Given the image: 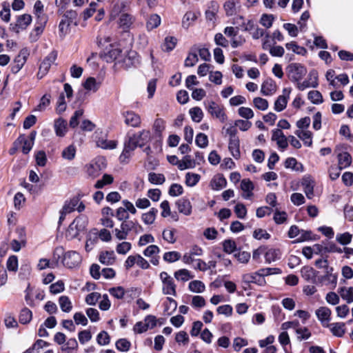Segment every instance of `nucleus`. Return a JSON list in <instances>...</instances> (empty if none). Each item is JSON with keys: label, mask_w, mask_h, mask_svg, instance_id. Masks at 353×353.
<instances>
[{"label": "nucleus", "mask_w": 353, "mask_h": 353, "mask_svg": "<svg viewBox=\"0 0 353 353\" xmlns=\"http://www.w3.org/2000/svg\"><path fill=\"white\" fill-rule=\"evenodd\" d=\"M103 59L106 62L123 63L126 67H130L139 62L137 53L135 52H130L127 56L123 57L122 51L117 48H113L107 52H104Z\"/></svg>", "instance_id": "f257e3e1"}, {"label": "nucleus", "mask_w": 353, "mask_h": 353, "mask_svg": "<svg viewBox=\"0 0 353 353\" xmlns=\"http://www.w3.org/2000/svg\"><path fill=\"white\" fill-rule=\"evenodd\" d=\"M94 140L97 147L104 150H113L117 148L118 142L108 140V134L101 129H97L93 134Z\"/></svg>", "instance_id": "f03ea898"}, {"label": "nucleus", "mask_w": 353, "mask_h": 353, "mask_svg": "<svg viewBox=\"0 0 353 353\" xmlns=\"http://www.w3.org/2000/svg\"><path fill=\"white\" fill-rule=\"evenodd\" d=\"M235 20L236 21H234V23H239V20L243 21L241 25V29L243 31L249 32L254 39H259L265 34L264 30L260 28L255 24L253 20H248L247 22H245L242 16H238Z\"/></svg>", "instance_id": "7ed1b4c3"}, {"label": "nucleus", "mask_w": 353, "mask_h": 353, "mask_svg": "<svg viewBox=\"0 0 353 353\" xmlns=\"http://www.w3.org/2000/svg\"><path fill=\"white\" fill-rule=\"evenodd\" d=\"M288 77L292 82L300 81L307 74L306 68L301 63H290L286 68Z\"/></svg>", "instance_id": "20e7f679"}, {"label": "nucleus", "mask_w": 353, "mask_h": 353, "mask_svg": "<svg viewBox=\"0 0 353 353\" xmlns=\"http://www.w3.org/2000/svg\"><path fill=\"white\" fill-rule=\"evenodd\" d=\"M86 225L87 221L85 218L82 216L77 217L70 224L65 233L66 238L68 239L76 238L80 232L85 230Z\"/></svg>", "instance_id": "39448f33"}, {"label": "nucleus", "mask_w": 353, "mask_h": 353, "mask_svg": "<svg viewBox=\"0 0 353 353\" xmlns=\"http://www.w3.org/2000/svg\"><path fill=\"white\" fill-rule=\"evenodd\" d=\"M159 278L162 283V292L165 295L175 296L176 295V285L174 279L166 272H161Z\"/></svg>", "instance_id": "423d86ee"}, {"label": "nucleus", "mask_w": 353, "mask_h": 353, "mask_svg": "<svg viewBox=\"0 0 353 353\" xmlns=\"http://www.w3.org/2000/svg\"><path fill=\"white\" fill-rule=\"evenodd\" d=\"M137 224L132 221H122L119 228L112 230V236L118 241H124L127 239L130 232L135 228Z\"/></svg>", "instance_id": "0eeeda50"}, {"label": "nucleus", "mask_w": 353, "mask_h": 353, "mask_svg": "<svg viewBox=\"0 0 353 353\" xmlns=\"http://www.w3.org/2000/svg\"><path fill=\"white\" fill-rule=\"evenodd\" d=\"M32 18L30 14H23L17 17L16 21L10 24L9 29L15 33L25 30L32 23Z\"/></svg>", "instance_id": "6e6552de"}, {"label": "nucleus", "mask_w": 353, "mask_h": 353, "mask_svg": "<svg viewBox=\"0 0 353 353\" xmlns=\"http://www.w3.org/2000/svg\"><path fill=\"white\" fill-rule=\"evenodd\" d=\"M82 257L79 253L74 250L65 252L63 258V263L68 268H74L79 266Z\"/></svg>", "instance_id": "1a4fd4ad"}, {"label": "nucleus", "mask_w": 353, "mask_h": 353, "mask_svg": "<svg viewBox=\"0 0 353 353\" xmlns=\"http://www.w3.org/2000/svg\"><path fill=\"white\" fill-rule=\"evenodd\" d=\"M139 145L135 141V138L129 137V139L125 141L124 148L119 157V160L121 163H127L132 154V152L137 148Z\"/></svg>", "instance_id": "9d476101"}, {"label": "nucleus", "mask_w": 353, "mask_h": 353, "mask_svg": "<svg viewBox=\"0 0 353 353\" xmlns=\"http://www.w3.org/2000/svg\"><path fill=\"white\" fill-rule=\"evenodd\" d=\"M57 57V53L55 51H52L50 54H48L41 62L39 72L37 73V77L39 79L43 78L48 72L52 63H54Z\"/></svg>", "instance_id": "9b49d317"}, {"label": "nucleus", "mask_w": 353, "mask_h": 353, "mask_svg": "<svg viewBox=\"0 0 353 353\" xmlns=\"http://www.w3.org/2000/svg\"><path fill=\"white\" fill-rule=\"evenodd\" d=\"M124 123L132 128H139L141 125V116L132 110H127L122 112Z\"/></svg>", "instance_id": "f8f14e48"}, {"label": "nucleus", "mask_w": 353, "mask_h": 353, "mask_svg": "<svg viewBox=\"0 0 353 353\" xmlns=\"http://www.w3.org/2000/svg\"><path fill=\"white\" fill-rule=\"evenodd\" d=\"M206 108L212 117L218 119L221 122L224 123L227 120L223 108L214 101L208 102Z\"/></svg>", "instance_id": "ddd939ff"}, {"label": "nucleus", "mask_w": 353, "mask_h": 353, "mask_svg": "<svg viewBox=\"0 0 353 353\" xmlns=\"http://www.w3.org/2000/svg\"><path fill=\"white\" fill-rule=\"evenodd\" d=\"M238 32V27L234 28L230 26L226 27L224 30L225 34L229 37H232L231 46L233 48H236L239 46H241L245 42V38L242 36L235 37L237 35Z\"/></svg>", "instance_id": "4468645a"}, {"label": "nucleus", "mask_w": 353, "mask_h": 353, "mask_svg": "<svg viewBox=\"0 0 353 353\" xmlns=\"http://www.w3.org/2000/svg\"><path fill=\"white\" fill-rule=\"evenodd\" d=\"M136 21V17L128 12L121 13L118 19V26L124 32H128Z\"/></svg>", "instance_id": "2eb2a0df"}, {"label": "nucleus", "mask_w": 353, "mask_h": 353, "mask_svg": "<svg viewBox=\"0 0 353 353\" xmlns=\"http://www.w3.org/2000/svg\"><path fill=\"white\" fill-rule=\"evenodd\" d=\"M203 252V249L201 247L194 245L191 247L188 252L183 254L182 261L185 264H191L196 261L195 257L201 256Z\"/></svg>", "instance_id": "dca6fc26"}, {"label": "nucleus", "mask_w": 353, "mask_h": 353, "mask_svg": "<svg viewBox=\"0 0 353 353\" xmlns=\"http://www.w3.org/2000/svg\"><path fill=\"white\" fill-rule=\"evenodd\" d=\"M290 92V88H284L283 90V94L279 96L274 102V110L276 112H281L286 108Z\"/></svg>", "instance_id": "f3484780"}, {"label": "nucleus", "mask_w": 353, "mask_h": 353, "mask_svg": "<svg viewBox=\"0 0 353 353\" xmlns=\"http://www.w3.org/2000/svg\"><path fill=\"white\" fill-rule=\"evenodd\" d=\"M315 314L322 325L325 327H327L331 319V310L327 307H320L316 310Z\"/></svg>", "instance_id": "a211bd4d"}, {"label": "nucleus", "mask_w": 353, "mask_h": 353, "mask_svg": "<svg viewBox=\"0 0 353 353\" xmlns=\"http://www.w3.org/2000/svg\"><path fill=\"white\" fill-rule=\"evenodd\" d=\"M46 23V21L36 20L34 28L32 30L29 35V39L31 42H36L39 39L44 30Z\"/></svg>", "instance_id": "6ab92c4d"}, {"label": "nucleus", "mask_w": 353, "mask_h": 353, "mask_svg": "<svg viewBox=\"0 0 353 353\" xmlns=\"http://www.w3.org/2000/svg\"><path fill=\"white\" fill-rule=\"evenodd\" d=\"M241 8V4L238 0H228L223 4V9L227 16L235 15Z\"/></svg>", "instance_id": "aec40b11"}, {"label": "nucleus", "mask_w": 353, "mask_h": 353, "mask_svg": "<svg viewBox=\"0 0 353 353\" xmlns=\"http://www.w3.org/2000/svg\"><path fill=\"white\" fill-rule=\"evenodd\" d=\"M219 10V5L215 1H211L205 11V18L208 21L214 23Z\"/></svg>", "instance_id": "412c9836"}, {"label": "nucleus", "mask_w": 353, "mask_h": 353, "mask_svg": "<svg viewBox=\"0 0 353 353\" xmlns=\"http://www.w3.org/2000/svg\"><path fill=\"white\" fill-rule=\"evenodd\" d=\"M272 140L275 141L278 146L282 149H285L288 145V138L279 129L272 130Z\"/></svg>", "instance_id": "4be33fe9"}, {"label": "nucleus", "mask_w": 353, "mask_h": 353, "mask_svg": "<svg viewBox=\"0 0 353 353\" xmlns=\"http://www.w3.org/2000/svg\"><path fill=\"white\" fill-rule=\"evenodd\" d=\"M301 185L307 199H312L314 196V180L310 176H305L302 179Z\"/></svg>", "instance_id": "5701e85b"}, {"label": "nucleus", "mask_w": 353, "mask_h": 353, "mask_svg": "<svg viewBox=\"0 0 353 353\" xmlns=\"http://www.w3.org/2000/svg\"><path fill=\"white\" fill-rule=\"evenodd\" d=\"M176 205L180 213L188 216L192 213V205L190 201L185 198H181L176 202Z\"/></svg>", "instance_id": "b1692460"}, {"label": "nucleus", "mask_w": 353, "mask_h": 353, "mask_svg": "<svg viewBox=\"0 0 353 353\" xmlns=\"http://www.w3.org/2000/svg\"><path fill=\"white\" fill-rule=\"evenodd\" d=\"M26 62V57L22 52H21L17 56L15 57L12 65L11 71L14 74L19 72L25 63Z\"/></svg>", "instance_id": "393cba45"}, {"label": "nucleus", "mask_w": 353, "mask_h": 353, "mask_svg": "<svg viewBox=\"0 0 353 353\" xmlns=\"http://www.w3.org/2000/svg\"><path fill=\"white\" fill-rule=\"evenodd\" d=\"M276 85L275 82L271 79H267L261 85V92L265 96H270L275 93Z\"/></svg>", "instance_id": "a878e982"}, {"label": "nucleus", "mask_w": 353, "mask_h": 353, "mask_svg": "<svg viewBox=\"0 0 353 353\" xmlns=\"http://www.w3.org/2000/svg\"><path fill=\"white\" fill-rule=\"evenodd\" d=\"M302 277L308 282H316L317 272L311 267L305 266L301 270Z\"/></svg>", "instance_id": "bb28decb"}, {"label": "nucleus", "mask_w": 353, "mask_h": 353, "mask_svg": "<svg viewBox=\"0 0 353 353\" xmlns=\"http://www.w3.org/2000/svg\"><path fill=\"white\" fill-rule=\"evenodd\" d=\"M33 13L37 21H48V17L44 13L43 4L40 0H37L34 3Z\"/></svg>", "instance_id": "cd10ccee"}, {"label": "nucleus", "mask_w": 353, "mask_h": 353, "mask_svg": "<svg viewBox=\"0 0 353 353\" xmlns=\"http://www.w3.org/2000/svg\"><path fill=\"white\" fill-rule=\"evenodd\" d=\"M294 133L305 145L310 147L312 145V133L308 130H297Z\"/></svg>", "instance_id": "c85d7f7f"}, {"label": "nucleus", "mask_w": 353, "mask_h": 353, "mask_svg": "<svg viewBox=\"0 0 353 353\" xmlns=\"http://www.w3.org/2000/svg\"><path fill=\"white\" fill-rule=\"evenodd\" d=\"M115 259L116 256L113 251L102 252L99 256L100 263L106 265H112Z\"/></svg>", "instance_id": "c756f323"}, {"label": "nucleus", "mask_w": 353, "mask_h": 353, "mask_svg": "<svg viewBox=\"0 0 353 353\" xmlns=\"http://www.w3.org/2000/svg\"><path fill=\"white\" fill-rule=\"evenodd\" d=\"M327 327H329L332 334L337 337H342L345 332L344 323H329Z\"/></svg>", "instance_id": "7c9ffc66"}, {"label": "nucleus", "mask_w": 353, "mask_h": 353, "mask_svg": "<svg viewBox=\"0 0 353 353\" xmlns=\"http://www.w3.org/2000/svg\"><path fill=\"white\" fill-rule=\"evenodd\" d=\"M199 13H196L193 11L187 12L182 19V26L184 28L188 29L190 26H191L194 21L197 19L198 15Z\"/></svg>", "instance_id": "2f4dec72"}, {"label": "nucleus", "mask_w": 353, "mask_h": 353, "mask_svg": "<svg viewBox=\"0 0 353 353\" xmlns=\"http://www.w3.org/2000/svg\"><path fill=\"white\" fill-rule=\"evenodd\" d=\"M281 251L277 248H269L265 250L264 256L265 261L268 263L274 262L281 257Z\"/></svg>", "instance_id": "473e14b6"}, {"label": "nucleus", "mask_w": 353, "mask_h": 353, "mask_svg": "<svg viewBox=\"0 0 353 353\" xmlns=\"http://www.w3.org/2000/svg\"><path fill=\"white\" fill-rule=\"evenodd\" d=\"M241 189L243 192V197L248 199L252 195L253 183L250 179H244L241 182Z\"/></svg>", "instance_id": "72a5a7b5"}, {"label": "nucleus", "mask_w": 353, "mask_h": 353, "mask_svg": "<svg viewBox=\"0 0 353 353\" xmlns=\"http://www.w3.org/2000/svg\"><path fill=\"white\" fill-rule=\"evenodd\" d=\"M226 179L221 174L214 176L210 182V186L214 190H219L223 188L226 186Z\"/></svg>", "instance_id": "f704fd0d"}, {"label": "nucleus", "mask_w": 353, "mask_h": 353, "mask_svg": "<svg viewBox=\"0 0 353 353\" xmlns=\"http://www.w3.org/2000/svg\"><path fill=\"white\" fill-rule=\"evenodd\" d=\"M228 149L234 159H239L241 156L239 149V139L237 138L234 139H229Z\"/></svg>", "instance_id": "c9c22d12"}, {"label": "nucleus", "mask_w": 353, "mask_h": 353, "mask_svg": "<svg viewBox=\"0 0 353 353\" xmlns=\"http://www.w3.org/2000/svg\"><path fill=\"white\" fill-rule=\"evenodd\" d=\"M161 17L157 14H151L146 21V28L148 31H151L159 27L161 24Z\"/></svg>", "instance_id": "e433bc0d"}, {"label": "nucleus", "mask_w": 353, "mask_h": 353, "mask_svg": "<svg viewBox=\"0 0 353 353\" xmlns=\"http://www.w3.org/2000/svg\"><path fill=\"white\" fill-rule=\"evenodd\" d=\"M338 292L341 297L347 303L353 302V287H342L339 288Z\"/></svg>", "instance_id": "4c0bfd02"}, {"label": "nucleus", "mask_w": 353, "mask_h": 353, "mask_svg": "<svg viewBox=\"0 0 353 353\" xmlns=\"http://www.w3.org/2000/svg\"><path fill=\"white\" fill-rule=\"evenodd\" d=\"M54 130L56 134L59 137H63L67 131V122L59 118L54 121Z\"/></svg>", "instance_id": "58836bf2"}, {"label": "nucleus", "mask_w": 353, "mask_h": 353, "mask_svg": "<svg viewBox=\"0 0 353 353\" xmlns=\"http://www.w3.org/2000/svg\"><path fill=\"white\" fill-rule=\"evenodd\" d=\"M130 0H118L113 7V11L116 13H123L130 7Z\"/></svg>", "instance_id": "ea45409f"}, {"label": "nucleus", "mask_w": 353, "mask_h": 353, "mask_svg": "<svg viewBox=\"0 0 353 353\" xmlns=\"http://www.w3.org/2000/svg\"><path fill=\"white\" fill-rule=\"evenodd\" d=\"M338 166L341 169H344L350 165L352 162V157L350 154L346 152H341L338 155Z\"/></svg>", "instance_id": "a19ab883"}, {"label": "nucleus", "mask_w": 353, "mask_h": 353, "mask_svg": "<svg viewBox=\"0 0 353 353\" xmlns=\"http://www.w3.org/2000/svg\"><path fill=\"white\" fill-rule=\"evenodd\" d=\"M79 201V199L77 197H74L69 201H66L61 210L63 211L64 214H70L76 209Z\"/></svg>", "instance_id": "79ce46f5"}, {"label": "nucleus", "mask_w": 353, "mask_h": 353, "mask_svg": "<svg viewBox=\"0 0 353 353\" xmlns=\"http://www.w3.org/2000/svg\"><path fill=\"white\" fill-rule=\"evenodd\" d=\"M157 213L158 210L157 208H152L150 210V211L142 214V221L146 225L152 224L156 219Z\"/></svg>", "instance_id": "37998d69"}, {"label": "nucleus", "mask_w": 353, "mask_h": 353, "mask_svg": "<svg viewBox=\"0 0 353 353\" xmlns=\"http://www.w3.org/2000/svg\"><path fill=\"white\" fill-rule=\"evenodd\" d=\"M131 138H135V141L139 146L141 147L144 141H148L150 138V132L147 130H143L130 137Z\"/></svg>", "instance_id": "c03bdc74"}, {"label": "nucleus", "mask_w": 353, "mask_h": 353, "mask_svg": "<svg viewBox=\"0 0 353 353\" xmlns=\"http://www.w3.org/2000/svg\"><path fill=\"white\" fill-rule=\"evenodd\" d=\"M199 61V58L196 54V49L191 48L190 52L188 53L184 63L185 67H193Z\"/></svg>", "instance_id": "a18cd8bd"}, {"label": "nucleus", "mask_w": 353, "mask_h": 353, "mask_svg": "<svg viewBox=\"0 0 353 353\" xmlns=\"http://www.w3.org/2000/svg\"><path fill=\"white\" fill-rule=\"evenodd\" d=\"M59 304L61 310L64 312H70L72 309V304L70 298L67 296H61L59 298Z\"/></svg>", "instance_id": "49530a36"}, {"label": "nucleus", "mask_w": 353, "mask_h": 353, "mask_svg": "<svg viewBox=\"0 0 353 353\" xmlns=\"http://www.w3.org/2000/svg\"><path fill=\"white\" fill-rule=\"evenodd\" d=\"M195 167V161L190 155L185 156L181 161L179 160V169L183 170Z\"/></svg>", "instance_id": "de8ad7c7"}, {"label": "nucleus", "mask_w": 353, "mask_h": 353, "mask_svg": "<svg viewBox=\"0 0 353 353\" xmlns=\"http://www.w3.org/2000/svg\"><path fill=\"white\" fill-rule=\"evenodd\" d=\"M188 289L194 293H202L205 290V285L202 281L194 280L189 283Z\"/></svg>", "instance_id": "09e8293b"}, {"label": "nucleus", "mask_w": 353, "mask_h": 353, "mask_svg": "<svg viewBox=\"0 0 353 353\" xmlns=\"http://www.w3.org/2000/svg\"><path fill=\"white\" fill-rule=\"evenodd\" d=\"M174 275L176 280L182 281H187L194 277L190 272L186 269L179 270L174 272Z\"/></svg>", "instance_id": "8fccbe9b"}, {"label": "nucleus", "mask_w": 353, "mask_h": 353, "mask_svg": "<svg viewBox=\"0 0 353 353\" xmlns=\"http://www.w3.org/2000/svg\"><path fill=\"white\" fill-rule=\"evenodd\" d=\"M83 85L85 90L95 92L99 88L100 83H97L94 77H89L86 79Z\"/></svg>", "instance_id": "3c124183"}, {"label": "nucleus", "mask_w": 353, "mask_h": 353, "mask_svg": "<svg viewBox=\"0 0 353 353\" xmlns=\"http://www.w3.org/2000/svg\"><path fill=\"white\" fill-rule=\"evenodd\" d=\"M189 114L194 122L199 123L203 117V112L199 107H194L190 109Z\"/></svg>", "instance_id": "603ef678"}, {"label": "nucleus", "mask_w": 353, "mask_h": 353, "mask_svg": "<svg viewBox=\"0 0 353 353\" xmlns=\"http://www.w3.org/2000/svg\"><path fill=\"white\" fill-rule=\"evenodd\" d=\"M285 48L287 50H291L293 52L300 55H304L307 52V50L304 47L298 46L297 43L294 41L286 43Z\"/></svg>", "instance_id": "864d4df0"}, {"label": "nucleus", "mask_w": 353, "mask_h": 353, "mask_svg": "<svg viewBox=\"0 0 353 353\" xmlns=\"http://www.w3.org/2000/svg\"><path fill=\"white\" fill-rule=\"evenodd\" d=\"M148 181L155 185H161L165 181V178L163 174L150 172L148 174Z\"/></svg>", "instance_id": "5fc2aeb1"}, {"label": "nucleus", "mask_w": 353, "mask_h": 353, "mask_svg": "<svg viewBox=\"0 0 353 353\" xmlns=\"http://www.w3.org/2000/svg\"><path fill=\"white\" fill-rule=\"evenodd\" d=\"M201 176L196 173L188 172L185 174V184L189 187H194L199 181Z\"/></svg>", "instance_id": "6e6d98bb"}, {"label": "nucleus", "mask_w": 353, "mask_h": 353, "mask_svg": "<svg viewBox=\"0 0 353 353\" xmlns=\"http://www.w3.org/2000/svg\"><path fill=\"white\" fill-rule=\"evenodd\" d=\"M176 230L174 229H165L163 231V239L169 243H174L176 241L175 236Z\"/></svg>", "instance_id": "4d7b16f0"}, {"label": "nucleus", "mask_w": 353, "mask_h": 353, "mask_svg": "<svg viewBox=\"0 0 353 353\" xmlns=\"http://www.w3.org/2000/svg\"><path fill=\"white\" fill-rule=\"evenodd\" d=\"M308 99L314 104H320L323 103V97L318 90H312L308 92Z\"/></svg>", "instance_id": "13d9d810"}, {"label": "nucleus", "mask_w": 353, "mask_h": 353, "mask_svg": "<svg viewBox=\"0 0 353 353\" xmlns=\"http://www.w3.org/2000/svg\"><path fill=\"white\" fill-rule=\"evenodd\" d=\"M132 248V244L130 242L123 241L116 246V251L119 254H126Z\"/></svg>", "instance_id": "bf43d9fd"}, {"label": "nucleus", "mask_w": 353, "mask_h": 353, "mask_svg": "<svg viewBox=\"0 0 353 353\" xmlns=\"http://www.w3.org/2000/svg\"><path fill=\"white\" fill-rule=\"evenodd\" d=\"M0 17L1 19L8 23L10 20V4L7 2H3L2 3V9L0 11Z\"/></svg>", "instance_id": "052dcab7"}, {"label": "nucleus", "mask_w": 353, "mask_h": 353, "mask_svg": "<svg viewBox=\"0 0 353 353\" xmlns=\"http://www.w3.org/2000/svg\"><path fill=\"white\" fill-rule=\"evenodd\" d=\"M165 128V121L162 119H155L153 124V130L157 136L160 137Z\"/></svg>", "instance_id": "680f3d73"}, {"label": "nucleus", "mask_w": 353, "mask_h": 353, "mask_svg": "<svg viewBox=\"0 0 353 353\" xmlns=\"http://www.w3.org/2000/svg\"><path fill=\"white\" fill-rule=\"evenodd\" d=\"M62 157L67 160H72L76 155V148L74 145H70L62 151Z\"/></svg>", "instance_id": "e2e57ef3"}, {"label": "nucleus", "mask_w": 353, "mask_h": 353, "mask_svg": "<svg viewBox=\"0 0 353 353\" xmlns=\"http://www.w3.org/2000/svg\"><path fill=\"white\" fill-rule=\"evenodd\" d=\"M32 317V313L28 308H23L19 315V322L23 324L28 323Z\"/></svg>", "instance_id": "0e129e2a"}, {"label": "nucleus", "mask_w": 353, "mask_h": 353, "mask_svg": "<svg viewBox=\"0 0 353 353\" xmlns=\"http://www.w3.org/2000/svg\"><path fill=\"white\" fill-rule=\"evenodd\" d=\"M254 106L262 111L266 110L268 108V101L261 97H255L253 99Z\"/></svg>", "instance_id": "69168bd1"}, {"label": "nucleus", "mask_w": 353, "mask_h": 353, "mask_svg": "<svg viewBox=\"0 0 353 353\" xmlns=\"http://www.w3.org/2000/svg\"><path fill=\"white\" fill-rule=\"evenodd\" d=\"M113 177L110 174H105L103 176L102 179L98 180L94 184L96 188H102L105 185L111 184L113 182Z\"/></svg>", "instance_id": "338daca9"}, {"label": "nucleus", "mask_w": 353, "mask_h": 353, "mask_svg": "<svg viewBox=\"0 0 353 353\" xmlns=\"http://www.w3.org/2000/svg\"><path fill=\"white\" fill-rule=\"evenodd\" d=\"M181 255L176 251L167 252L163 254V260L168 263H173L179 260Z\"/></svg>", "instance_id": "774afa93"}]
</instances>
